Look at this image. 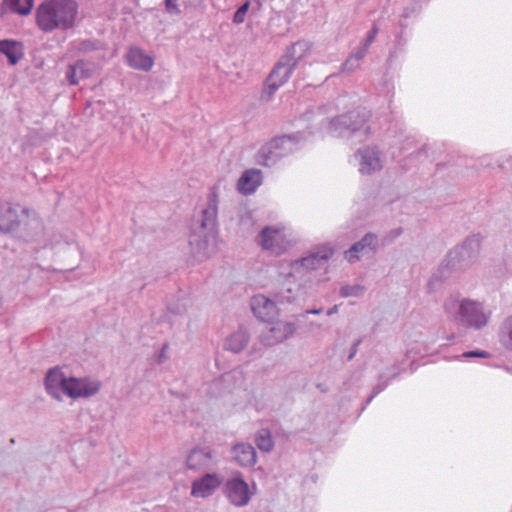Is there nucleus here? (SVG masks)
<instances>
[{
	"label": "nucleus",
	"mask_w": 512,
	"mask_h": 512,
	"mask_svg": "<svg viewBox=\"0 0 512 512\" xmlns=\"http://www.w3.org/2000/svg\"><path fill=\"white\" fill-rule=\"evenodd\" d=\"M218 216V192L216 187L210 190L206 208L202 210L199 225L193 228L189 244L195 259L202 261L216 251Z\"/></svg>",
	"instance_id": "f257e3e1"
},
{
	"label": "nucleus",
	"mask_w": 512,
	"mask_h": 512,
	"mask_svg": "<svg viewBox=\"0 0 512 512\" xmlns=\"http://www.w3.org/2000/svg\"><path fill=\"white\" fill-rule=\"evenodd\" d=\"M443 308L453 323L467 329L481 330L489 324L492 317V311L484 302L470 298L460 299L454 295L445 299Z\"/></svg>",
	"instance_id": "f03ea898"
},
{
	"label": "nucleus",
	"mask_w": 512,
	"mask_h": 512,
	"mask_svg": "<svg viewBox=\"0 0 512 512\" xmlns=\"http://www.w3.org/2000/svg\"><path fill=\"white\" fill-rule=\"evenodd\" d=\"M77 14L76 0H43L36 9V24L46 33L68 30L74 26Z\"/></svg>",
	"instance_id": "7ed1b4c3"
},
{
	"label": "nucleus",
	"mask_w": 512,
	"mask_h": 512,
	"mask_svg": "<svg viewBox=\"0 0 512 512\" xmlns=\"http://www.w3.org/2000/svg\"><path fill=\"white\" fill-rule=\"evenodd\" d=\"M370 113L366 109H354L330 121L329 132L335 137L344 138L353 144L364 142L371 135L368 125Z\"/></svg>",
	"instance_id": "20e7f679"
},
{
	"label": "nucleus",
	"mask_w": 512,
	"mask_h": 512,
	"mask_svg": "<svg viewBox=\"0 0 512 512\" xmlns=\"http://www.w3.org/2000/svg\"><path fill=\"white\" fill-rule=\"evenodd\" d=\"M310 49L309 42L303 40L296 42L287 50L267 78V90L270 95L288 81L299 61L310 52Z\"/></svg>",
	"instance_id": "39448f33"
},
{
	"label": "nucleus",
	"mask_w": 512,
	"mask_h": 512,
	"mask_svg": "<svg viewBox=\"0 0 512 512\" xmlns=\"http://www.w3.org/2000/svg\"><path fill=\"white\" fill-rule=\"evenodd\" d=\"M301 140L299 133L284 135L265 143L255 156L256 163L262 166H274L281 158L297 150Z\"/></svg>",
	"instance_id": "423d86ee"
},
{
	"label": "nucleus",
	"mask_w": 512,
	"mask_h": 512,
	"mask_svg": "<svg viewBox=\"0 0 512 512\" xmlns=\"http://www.w3.org/2000/svg\"><path fill=\"white\" fill-rule=\"evenodd\" d=\"M287 295L284 292H277L274 295V300L267 298L264 295H256L251 300V309L254 315L264 322H269L277 317L278 309L277 303H291L295 299V289L287 287Z\"/></svg>",
	"instance_id": "0eeeda50"
},
{
	"label": "nucleus",
	"mask_w": 512,
	"mask_h": 512,
	"mask_svg": "<svg viewBox=\"0 0 512 512\" xmlns=\"http://www.w3.org/2000/svg\"><path fill=\"white\" fill-rule=\"evenodd\" d=\"M259 238L261 247L277 256L284 253L291 246V240L284 229L280 227L266 226L261 231Z\"/></svg>",
	"instance_id": "6e6552de"
},
{
	"label": "nucleus",
	"mask_w": 512,
	"mask_h": 512,
	"mask_svg": "<svg viewBox=\"0 0 512 512\" xmlns=\"http://www.w3.org/2000/svg\"><path fill=\"white\" fill-rule=\"evenodd\" d=\"M354 157L357 161L358 171L362 175H372L383 168L382 153L375 146H365L358 149Z\"/></svg>",
	"instance_id": "1a4fd4ad"
},
{
	"label": "nucleus",
	"mask_w": 512,
	"mask_h": 512,
	"mask_svg": "<svg viewBox=\"0 0 512 512\" xmlns=\"http://www.w3.org/2000/svg\"><path fill=\"white\" fill-rule=\"evenodd\" d=\"M295 331L296 326L294 323L278 321L262 331L260 341L265 346H274L291 337Z\"/></svg>",
	"instance_id": "9d476101"
},
{
	"label": "nucleus",
	"mask_w": 512,
	"mask_h": 512,
	"mask_svg": "<svg viewBox=\"0 0 512 512\" xmlns=\"http://www.w3.org/2000/svg\"><path fill=\"white\" fill-rule=\"evenodd\" d=\"M378 249V236L372 232L366 233L359 241L355 242L344 253V258L349 263H355L362 256L375 253Z\"/></svg>",
	"instance_id": "9b49d317"
},
{
	"label": "nucleus",
	"mask_w": 512,
	"mask_h": 512,
	"mask_svg": "<svg viewBox=\"0 0 512 512\" xmlns=\"http://www.w3.org/2000/svg\"><path fill=\"white\" fill-rule=\"evenodd\" d=\"M225 489L227 498L237 507L247 505L252 496L248 484L241 477L229 479L226 482Z\"/></svg>",
	"instance_id": "f8f14e48"
},
{
	"label": "nucleus",
	"mask_w": 512,
	"mask_h": 512,
	"mask_svg": "<svg viewBox=\"0 0 512 512\" xmlns=\"http://www.w3.org/2000/svg\"><path fill=\"white\" fill-rule=\"evenodd\" d=\"M69 377L64 374L61 368L54 367L47 371L44 385L46 392L56 400H62V395H66V386Z\"/></svg>",
	"instance_id": "ddd939ff"
},
{
	"label": "nucleus",
	"mask_w": 512,
	"mask_h": 512,
	"mask_svg": "<svg viewBox=\"0 0 512 512\" xmlns=\"http://www.w3.org/2000/svg\"><path fill=\"white\" fill-rule=\"evenodd\" d=\"M65 388L66 396L77 399L95 395L100 389V384L86 378L69 377L68 385Z\"/></svg>",
	"instance_id": "4468645a"
},
{
	"label": "nucleus",
	"mask_w": 512,
	"mask_h": 512,
	"mask_svg": "<svg viewBox=\"0 0 512 512\" xmlns=\"http://www.w3.org/2000/svg\"><path fill=\"white\" fill-rule=\"evenodd\" d=\"M214 465L215 456L212 450L207 447H195L186 459L187 468L194 471L211 469Z\"/></svg>",
	"instance_id": "2eb2a0df"
},
{
	"label": "nucleus",
	"mask_w": 512,
	"mask_h": 512,
	"mask_svg": "<svg viewBox=\"0 0 512 512\" xmlns=\"http://www.w3.org/2000/svg\"><path fill=\"white\" fill-rule=\"evenodd\" d=\"M333 249L329 246H322L317 251L310 253L306 257L295 261L292 264L294 271H298L300 268L307 270H314L328 261L333 255Z\"/></svg>",
	"instance_id": "dca6fc26"
},
{
	"label": "nucleus",
	"mask_w": 512,
	"mask_h": 512,
	"mask_svg": "<svg viewBox=\"0 0 512 512\" xmlns=\"http://www.w3.org/2000/svg\"><path fill=\"white\" fill-rule=\"evenodd\" d=\"M222 479L216 473H206L192 483L191 495L194 497L206 498L214 493L221 485Z\"/></svg>",
	"instance_id": "f3484780"
},
{
	"label": "nucleus",
	"mask_w": 512,
	"mask_h": 512,
	"mask_svg": "<svg viewBox=\"0 0 512 512\" xmlns=\"http://www.w3.org/2000/svg\"><path fill=\"white\" fill-rule=\"evenodd\" d=\"M233 460L241 467H253L257 462L255 448L248 443H238L231 448Z\"/></svg>",
	"instance_id": "a211bd4d"
},
{
	"label": "nucleus",
	"mask_w": 512,
	"mask_h": 512,
	"mask_svg": "<svg viewBox=\"0 0 512 512\" xmlns=\"http://www.w3.org/2000/svg\"><path fill=\"white\" fill-rule=\"evenodd\" d=\"M262 183V173L258 169L246 170L238 180L237 188L240 193L244 195H250L256 191V189Z\"/></svg>",
	"instance_id": "6ab92c4d"
},
{
	"label": "nucleus",
	"mask_w": 512,
	"mask_h": 512,
	"mask_svg": "<svg viewBox=\"0 0 512 512\" xmlns=\"http://www.w3.org/2000/svg\"><path fill=\"white\" fill-rule=\"evenodd\" d=\"M19 224L17 209L10 204L0 203V231L12 232Z\"/></svg>",
	"instance_id": "aec40b11"
},
{
	"label": "nucleus",
	"mask_w": 512,
	"mask_h": 512,
	"mask_svg": "<svg viewBox=\"0 0 512 512\" xmlns=\"http://www.w3.org/2000/svg\"><path fill=\"white\" fill-rule=\"evenodd\" d=\"M249 340V333L244 328H239L226 338L225 349L233 353H239L247 347Z\"/></svg>",
	"instance_id": "412c9836"
},
{
	"label": "nucleus",
	"mask_w": 512,
	"mask_h": 512,
	"mask_svg": "<svg viewBox=\"0 0 512 512\" xmlns=\"http://www.w3.org/2000/svg\"><path fill=\"white\" fill-rule=\"evenodd\" d=\"M129 65L135 69L149 71L154 64L153 59L139 48H131L127 53Z\"/></svg>",
	"instance_id": "4be33fe9"
},
{
	"label": "nucleus",
	"mask_w": 512,
	"mask_h": 512,
	"mask_svg": "<svg viewBox=\"0 0 512 512\" xmlns=\"http://www.w3.org/2000/svg\"><path fill=\"white\" fill-rule=\"evenodd\" d=\"M0 53L4 54L11 65H15L22 58V45L14 40H0Z\"/></svg>",
	"instance_id": "5701e85b"
},
{
	"label": "nucleus",
	"mask_w": 512,
	"mask_h": 512,
	"mask_svg": "<svg viewBox=\"0 0 512 512\" xmlns=\"http://www.w3.org/2000/svg\"><path fill=\"white\" fill-rule=\"evenodd\" d=\"M498 339L504 348L512 351V315L506 317L500 324Z\"/></svg>",
	"instance_id": "b1692460"
},
{
	"label": "nucleus",
	"mask_w": 512,
	"mask_h": 512,
	"mask_svg": "<svg viewBox=\"0 0 512 512\" xmlns=\"http://www.w3.org/2000/svg\"><path fill=\"white\" fill-rule=\"evenodd\" d=\"M3 5L13 13L27 16L31 13L34 0H4Z\"/></svg>",
	"instance_id": "393cba45"
},
{
	"label": "nucleus",
	"mask_w": 512,
	"mask_h": 512,
	"mask_svg": "<svg viewBox=\"0 0 512 512\" xmlns=\"http://www.w3.org/2000/svg\"><path fill=\"white\" fill-rule=\"evenodd\" d=\"M254 441L257 447L263 452H270L274 448V441L268 429H260L257 431Z\"/></svg>",
	"instance_id": "a878e982"
},
{
	"label": "nucleus",
	"mask_w": 512,
	"mask_h": 512,
	"mask_svg": "<svg viewBox=\"0 0 512 512\" xmlns=\"http://www.w3.org/2000/svg\"><path fill=\"white\" fill-rule=\"evenodd\" d=\"M480 248V240L476 236L468 237L460 247V256L463 259L474 257Z\"/></svg>",
	"instance_id": "bb28decb"
},
{
	"label": "nucleus",
	"mask_w": 512,
	"mask_h": 512,
	"mask_svg": "<svg viewBox=\"0 0 512 512\" xmlns=\"http://www.w3.org/2000/svg\"><path fill=\"white\" fill-rule=\"evenodd\" d=\"M365 287L360 284L344 285L340 288V295L344 298L347 297H360L364 294Z\"/></svg>",
	"instance_id": "cd10ccee"
},
{
	"label": "nucleus",
	"mask_w": 512,
	"mask_h": 512,
	"mask_svg": "<svg viewBox=\"0 0 512 512\" xmlns=\"http://www.w3.org/2000/svg\"><path fill=\"white\" fill-rule=\"evenodd\" d=\"M83 66H84L83 62H77L74 65L68 66V69L66 72V77L71 85H75L78 83V80L76 77L77 70L78 69L83 70Z\"/></svg>",
	"instance_id": "c85d7f7f"
},
{
	"label": "nucleus",
	"mask_w": 512,
	"mask_h": 512,
	"mask_svg": "<svg viewBox=\"0 0 512 512\" xmlns=\"http://www.w3.org/2000/svg\"><path fill=\"white\" fill-rule=\"evenodd\" d=\"M250 2L246 1L244 4H242L237 11L234 14L233 22L236 24H241L245 21L246 14L249 10Z\"/></svg>",
	"instance_id": "c756f323"
},
{
	"label": "nucleus",
	"mask_w": 512,
	"mask_h": 512,
	"mask_svg": "<svg viewBox=\"0 0 512 512\" xmlns=\"http://www.w3.org/2000/svg\"><path fill=\"white\" fill-rule=\"evenodd\" d=\"M29 226L34 230V232L27 233V238L31 240H38L43 231L41 222L38 219H32L29 223Z\"/></svg>",
	"instance_id": "7c9ffc66"
},
{
	"label": "nucleus",
	"mask_w": 512,
	"mask_h": 512,
	"mask_svg": "<svg viewBox=\"0 0 512 512\" xmlns=\"http://www.w3.org/2000/svg\"><path fill=\"white\" fill-rule=\"evenodd\" d=\"M360 66V63L358 61H355L354 58L349 56L346 61L341 66V71L346 73H352L356 69H358Z\"/></svg>",
	"instance_id": "2f4dec72"
},
{
	"label": "nucleus",
	"mask_w": 512,
	"mask_h": 512,
	"mask_svg": "<svg viewBox=\"0 0 512 512\" xmlns=\"http://www.w3.org/2000/svg\"><path fill=\"white\" fill-rule=\"evenodd\" d=\"M73 243V239H65L63 241L53 239L51 245L54 249H56L59 252L64 248V246H71Z\"/></svg>",
	"instance_id": "473e14b6"
},
{
	"label": "nucleus",
	"mask_w": 512,
	"mask_h": 512,
	"mask_svg": "<svg viewBox=\"0 0 512 512\" xmlns=\"http://www.w3.org/2000/svg\"><path fill=\"white\" fill-rule=\"evenodd\" d=\"M368 52V48H366L364 45L353 51L350 56L355 59V61H358L359 63L361 60L366 56Z\"/></svg>",
	"instance_id": "72a5a7b5"
},
{
	"label": "nucleus",
	"mask_w": 512,
	"mask_h": 512,
	"mask_svg": "<svg viewBox=\"0 0 512 512\" xmlns=\"http://www.w3.org/2000/svg\"><path fill=\"white\" fill-rule=\"evenodd\" d=\"M378 33V28L374 26L367 34L366 38L364 39L363 45L369 49L371 44L374 42L375 37Z\"/></svg>",
	"instance_id": "f704fd0d"
},
{
	"label": "nucleus",
	"mask_w": 512,
	"mask_h": 512,
	"mask_svg": "<svg viewBox=\"0 0 512 512\" xmlns=\"http://www.w3.org/2000/svg\"><path fill=\"white\" fill-rule=\"evenodd\" d=\"M168 350H169V344L164 343L158 356H157L158 364H163L168 359Z\"/></svg>",
	"instance_id": "c9c22d12"
},
{
	"label": "nucleus",
	"mask_w": 512,
	"mask_h": 512,
	"mask_svg": "<svg viewBox=\"0 0 512 512\" xmlns=\"http://www.w3.org/2000/svg\"><path fill=\"white\" fill-rule=\"evenodd\" d=\"M165 6H166V10L170 14L178 15L181 12L178 5L175 3V0H165Z\"/></svg>",
	"instance_id": "e433bc0d"
},
{
	"label": "nucleus",
	"mask_w": 512,
	"mask_h": 512,
	"mask_svg": "<svg viewBox=\"0 0 512 512\" xmlns=\"http://www.w3.org/2000/svg\"><path fill=\"white\" fill-rule=\"evenodd\" d=\"M488 356H489L488 352H486V351H479V350L469 351V352H465V353L462 354V357H465V358H472V357L487 358Z\"/></svg>",
	"instance_id": "4c0bfd02"
},
{
	"label": "nucleus",
	"mask_w": 512,
	"mask_h": 512,
	"mask_svg": "<svg viewBox=\"0 0 512 512\" xmlns=\"http://www.w3.org/2000/svg\"><path fill=\"white\" fill-rule=\"evenodd\" d=\"M387 386V381L379 382L373 389L372 395L368 398L367 403H369L373 397H375L378 393L383 391Z\"/></svg>",
	"instance_id": "58836bf2"
},
{
	"label": "nucleus",
	"mask_w": 512,
	"mask_h": 512,
	"mask_svg": "<svg viewBox=\"0 0 512 512\" xmlns=\"http://www.w3.org/2000/svg\"><path fill=\"white\" fill-rule=\"evenodd\" d=\"M361 342H362V340L358 339L356 342L353 343L351 350H350V354L348 355V361H351L355 357V355L357 354V351H358V347L361 344Z\"/></svg>",
	"instance_id": "ea45409f"
},
{
	"label": "nucleus",
	"mask_w": 512,
	"mask_h": 512,
	"mask_svg": "<svg viewBox=\"0 0 512 512\" xmlns=\"http://www.w3.org/2000/svg\"><path fill=\"white\" fill-rule=\"evenodd\" d=\"M290 278H292V275H289V278H288V279L286 280V282L284 283V285H283V287H282V289H281V291H280V292H284V294H286V295H287V292H286V290H285V289H286L287 287H291V288H294V289L296 290V291H295V295H296V294H297V291H298V287H297V285H293V286H292V285L290 284Z\"/></svg>",
	"instance_id": "a19ab883"
},
{
	"label": "nucleus",
	"mask_w": 512,
	"mask_h": 512,
	"mask_svg": "<svg viewBox=\"0 0 512 512\" xmlns=\"http://www.w3.org/2000/svg\"><path fill=\"white\" fill-rule=\"evenodd\" d=\"M322 312V309H311V310H306L304 313L301 314V317H306L308 314H320Z\"/></svg>",
	"instance_id": "79ce46f5"
},
{
	"label": "nucleus",
	"mask_w": 512,
	"mask_h": 512,
	"mask_svg": "<svg viewBox=\"0 0 512 512\" xmlns=\"http://www.w3.org/2000/svg\"><path fill=\"white\" fill-rule=\"evenodd\" d=\"M437 281H439V279L437 278V276H436V275H434V276L430 279V281H429V290H430V291H433V290H434L433 285H434V283H435V282H437Z\"/></svg>",
	"instance_id": "37998d69"
},
{
	"label": "nucleus",
	"mask_w": 512,
	"mask_h": 512,
	"mask_svg": "<svg viewBox=\"0 0 512 512\" xmlns=\"http://www.w3.org/2000/svg\"><path fill=\"white\" fill-rule=\"evenodd\" d=\"M337 311H338V306H337V305H335V306H333L332 308H330V309L327 311V315H328V316H331V315H333V314L337 313Z\"/></svg>",
	"instance_id": "c03bdc74"
},
{
	"label": "nucleus",
	"mask_w": 512,
	"mask_h": 512,
	"mask_svg": "<svg viewBox=\"0 0 512 512\" xmlns=\"http://www.w3.org/2000/svg\"><path fill=\"white\" fill-rule=\"evenodd\" d=\"M321 325L320 324H317V323H310V329H315V328H320Z\"/></svg>",
	"instance_id": "a18cd8bd"
},
{
	"label": "nucleus",
	"mask_w": 512,
	"mask_h": 512,
	"mask_svg": "<svg viewBox=\"0 0 512 512\" xmlns=\"http://www.w3.org/2000/svg\"><path fill=\"white\" fill-rule=\"evenodd\" d=\"M401 232H402L401 229H397V230L393 231V234H394V236H399L401 234Z\"/></svg>",
	"instance_id": "49530a36"
}]
</instances>
